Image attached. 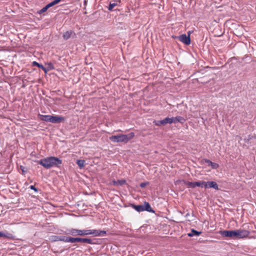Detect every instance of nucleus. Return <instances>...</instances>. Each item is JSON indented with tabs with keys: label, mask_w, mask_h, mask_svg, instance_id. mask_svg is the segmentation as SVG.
Returning a JSON list of instances; mask_svg holds the SVG:
<instances>
[{
	"label": "nucleus",
	"mask_w": 256,
	"mask_h": 256,
	"mask_svg": "<svg viewBox=\"0 0 256 256\" xmlns=\"http://www.w3.org/2000/svg\"><path fill=\"white\" fill-rule=\"evenodd\" d=\"M66 234L73 236L92 235L94 236H100L105 235L106 234V231L97 230H78L71 228L68 230Z\"/></svg>",
	"instance_id": "nucleus-1"
},
{
	"label": "nucleus",
	"mask_w": 256,
	"mask_h": 256,
	"mask_svg": "<svg viewBox=\"0 0 256 256\" xmlns=\"http://www.w3.org/2000/svg\"><path fill=\"white\" fill-rule=\"evenodd\" d=\"M222 236L232 238L240 239L248 237L250 232L244 230H222L219 232Z\"/></svg>",
	"instance_id": "nucleus-2"
},
{
	"label": "nucleus",
	"mask_w": 256,
	"mask_h": 256,
	"mask_svg": "<svg viewBox=\"0 0 256 256\" xmlns=\"http://www.w3.org/2000/svg\"><path fill=\"white\" fill-rule=\"evenodd\" d=\"M37 162L45 168L49 169L53 167H60L62 164V161L56 157L49 156L38 160Z\"/></svg>",
	"instance_id": "nucleus-3"
},
{
	"label": "nucleus",
	"mask_w": 256,
	"mask_h": 256,
	"mask_svg": "<svg viewBox=\"0 0 256 256\" xmlns=\"http://www.w3.org/2000/svg\"><path fill=\"white\" fill-rule=\"evenodd\" d=\"M134 136V132H130L128 134H119L110 136V140L114 142H121L126 144L129 140L132 139Z\"/></svg>",
	"instance_id": "nucleus-4"
},
{
	"label": "nucleus",
	"mask_w": 256,
	"mask_h": 256,
	"mask_svg": "<svg viewBox=\"0 0 256 256\" xmlns=\"http://www.w3.org/2000/svg\"><path fill=\"white\" fill-rule=\"evenodd\" d=\"M72 237L66 236H51V240L53 242L62 241L65 242L71 243Z\"/></svg>",
	"instance_id": "nucleus-5"
},
{
	"label": "nucleus",
	"mask_w": 256,
	"mask_h": 256,
	"mask_svg": "<svg viewBox=\"0 0 256 256\" xmlns=\"http://www.w3.org/2000/svg\"><path fill=\"white\" fill-rule=\"evenodd\" d=\"M76 242H84L92 244H95L94 240L90 238L72 237L71 243H74Z\"/></svg>",
	"instance_id": "nucleus-6"
},
{
	"label": "nucleus",
	"mask_w": 256,
	"mask_h": 256,
	"mask_svg": "<svg viewBox=\"0 0 256 256\" xmlns=\"http://www.w3.org/2000/svg\"><path fill=\"white\" fill-rule=\"evenodd\" d=\"M64 120V118L60 116H51L50 122L54 124L60 123Z\"/></svg>",
	"instance_id": "nucleus-7"
},
{
	"label": "nucleus",
	"mask_w": 256,
	"mask_h": 256,
	"mask_svg": "<svg viewBox=\"0 0 256 256\" xmlns=\"http://www.w3.org/2000/svg\"><path fill=\"white\" fill-rule=\"evenodd\" d=\"M179 40L184 44H185L188 45L190 43V36H187L186 34L180 35L179 38Z\"/></svg>",
	"instance_id": "nucleus-8"
},
{
	"label": "nucleus",
	"mask_w": 256,
	"mask_h": 256,
	"mask_svg": "<svg viewBox=\"0 0 256 256\" xmlns=\"http://www.w3.org/2000/svg\"><path fill=\"white\" fill-rule=\"evenodd\" d=\"M204 188H213L216 190H218V186L215 182H205Z\"/></svg>",
	"instance_id": "nucleus-9"
},
{
	"label": "nucleus",
	"mask_w": 256,
	"mask_h": 256,
	"mask_svg": "<svg viewBox=\"0 0 256 256\" xmlns=\"http://www.w3.org/2000/svg\"><path fill=\"white\" fill-rule=\"evenodd\" d=\"M172 123L176 124L177 122H180L182 124H183L185 122L186 120L183 117L180 116H178L176 117H172Z\"/></svg>",
	"instance_id": "nucleus-10"
},
{
	"label": "nucleus",
	"mask_w": 256,
	"mask_h": 256,
	"mask_svg": "<svg viewBox=\"0 0 256 256\" xmlns=\"http://www.w3.org/2000/svg\"><path fill=\"white\" fill-rule=\"evenodd\" d=\"M0 237L6 238L11 240L14 239L12 234L8 232L4 233L2 232H0Z\"/></svg>",
	"instance_id": "nucleus-11"
},
{
	"label": "nucleus",
	"mask_w": 256,
	"mask_h": 256,
	"mask_svg": "<svg viewBox=\"0 0 256 256\" xmlns=\"http://www.w3.org/2000/svg\"><path fill=\"white\" fill-rule=\"evenodd\" d=\"M246 142H250V144L254 143L256 144V137L248 135V138L244 139Z\"/></svg>",
	"instance_id": "nucleus-12"
},
{
	"label": "nucleus",
	"mask_w": 256,
	"mask_h": 256,
	"mask_svg": "<svg viewBox=\"0 0 256 256\" xmlns=\"http://www.w3.org/2000/svg\"><path fill=\"white\" fill-rule=\"evenodd\" d=\"M204 161L208 166H210L214 169H216L219 166L218 164L213 162L209 160L205 159Z\"/></svg>",
	"instance_id": "nucleus-13"
},
{
	"label": "nucleus",
	"mask_w": 256,
	"mask_h": 256,
	"mask_svg": "<svg viewBox=\"0 0 256 256\" xmlns=\"http://www.w3.org/2000/svg\"><path fill=\"white\" fill-rule=\"evenodd\" d=\"M40 118L42 120L46 122H50V115H42L40 114Z\"/></svg>",
	"instance_id": "nucleus-14"
},
{
	"label": "nucleus",
	"mask_w": 256,
	"mask_h": 256,
	"mask_svg": "<svg viewBox=\"0 0 256 256\" xmlns=\"http://www.w3.org/2000/svg\"><path fill=\"white\" fill-rule=\"evenodd\" d=\"M202 234L201 232H198L194 229H192L191 232L190 233L188 234V236L190 237H192L194 236H199Z\"/></svg>",
	"instance_id": "nucleus-15"
},
{
	"label": "nucleus",
	"mask_w": 256,
	"mask_h": 256,
	"mask_svg": "<svg viewBox=\"0 0 256 256\" xmlns=\"http://www.w3.org/2000/svg\"><path fill=\"white\" fill-rule=\"evenodd\" d=\"M142 206L144 208V211L146 210L149 212H154V211L152 210L150 204L148 202H145L144 204Z\"/></svg>",
	"instance_id": "nucleus-16"
},
{
	"label": "nucleus",
	"mask_w": 256,
	"mask_h": 256,
	"mask_svg": "<svg viewBox=\"0 0 256 256\" xmlns=\"http://www.w3.org/2000/svg\"><path fill=\"white\" fill-rule=\"evenodd\" d=\"M72 34H73V32L72 30L66 31L63 34V36H62L63 38L65 40H67L70 38V36Z\"/></svg>",
	"instance_id": "nucleus-17"
},
{
	"label": "nucleus",
	"mask_w": 256,
	"mask_h": 256,
	"mask_svg": "<svg viewBox=\"0 0 256 256\" xmlns=\"http://www.w3.org/2000/svg\"><path fill=\"white\" fill-rule=\"evenodd\" d=\"M32 66H36L38 68H42L44 72H46V68L44 67L42 64H40L36 62H33L32 63Z\"/></svg>",
	"instance_id": "nucleus-18"
},
{
	"label": "nucleus",
	"mask_w": 256,
	"mask_h": 256,
	"mask_svg": "<svg viewBox=\"0 0 256 256\" xmlns=\"http://www.w3.org/2000/svg\"><path fill=\"white\" fill-rule=\"evenodd\" d=\"M112 182L114 186H122L126 182V181L125 180H114Z\"/></svg>",
	"instance_id": "nucleus-19"
},
{
	"label": "nucleus",
	"mask_w": 256,
	"mask_h": 256,
	"mask_svg": "<svg viewBox=\"0 0 256 256\" xmlns=\"http://www.w3.org/2000/svg\"><path fill=\"white\" fill-rule=\"evenodd\" d=\"M133 208L138 212H140L144 211L142 205H132Z\"/></svg>",
	"instance_id": "nucleus-20"
},
{
	"label": "nucleus",
	"mask_w": 256,
	"mask_h": 256,
	"mask_svg": "<svg viewBox=\"0 0 256 256\" xmlns=\"http://www.w3.org/2000/svg\"><path fill=\"white\" fill-rule=\"evenodd\" d=\"M163 120H164V125H166L168 124H172V118L166 117L165 118H164Z\"/></svg>",
	"instance_id": "nucleus-21"
},
{
	"label": "nucleus",
	"mask_w": 256,
	"mask_h": 256,
	"mask_svg": "<svg viewBox=\"0 0 256 256\" xmlns=\"http://www.w3.org/2000/svg\"><path fill=\"white\" fill-rule=\"evenodd\" d=\"M84 163H85V161L84 160H77V161H76L77 164L80 168L84 167Z\"/></svg>",
	"instance_id": "nucleus-22"
},
{
	"label": "nucleus",
	"mask_w": 256,
	"mask_h": 256,
	"mask_svg": "<svg viewBox=\"0 0 256 256\" xmlns=\"http://www.w3.org/2000/svg\"><path fill=\"white\" fill-rule=\"evenodd\" d=\"M204 184H205V182H204V181L196 182V186L204 188Z\"/></svg>",
	"instance_id": "nucleus-23"
},
{
	"label": "nucleus",
	"mask_w": 256,
	"mask_h": 256,
	"mask_svg": "<svg viewBox=\"0 0 256 256\" xmlns=\"http://www.w3.org/2000/svg\"><path fill=\"white\" fill-rule=\"evenodd\" d=\"M60 1V0H54V1L52 2H51L48 4V6L50 8L58 3H59Z\"/></svg>",
	"instance_id": "nucleus-24"
},
{
	"label": "nucleus",
	"mask_w": 256,
	"mask_h": 256,
	"mask_svg": "<svg viewBox=\"0 0 256 256\" xmlns=\"http://www.w3.org/2000/svg\"><path fill=\"white\" fill-rule=\"evenodd\" d=\"M48 8H50V7L47 4L44 7L42 8L40 10H39L38 13L39 14H42V13L46 12Z\"/></svg>",
	"instance_id": "nucleus-25"
},
{
	"label": "nucleus",
	"mask_w": 256,
	"mask_h": 256,
	"mask_svg": "<svg viewBox=\"0 0 256 256\" xmlns=\"http://www.w3.org/2000/svg\"><path fill=\"white\" fill-rule=\"evenodd\" d=\"M117 6V3H116V2H114V3L110 2V4H109V6L108 7V10H112L114 6Z\"/></svg>",
	"instance_id": "nucleus-26"
},
{
	"label": "nucleus",
	"mask_w": 256,
	"mask_h": 256,
	"mask_svg": "<svg viewBox=\"0 0 256 256\" xmlns=\"http://www.w3.org/2000/svg\"><path fill=\"white\" fill-rule=\"evenodd\" d=\"M154 122L155 123L156 125L160 126L161 125L164 126V120H158V121H154Z\"/></svg>",
	"instance_id": "nucleus-27"
},
{
	"label": "nucleus",
	"mask_w": 256,
	"mask_h": 256,
	"mask_svg": "<svg viewBox=\"0 0 256 256\" xmlns=\"http://www.w3.org/2000/svg\"><path fill=\"white\" fill-rule=\"evenodd\" d=\"M54 65L52 63L50 62L48 64V68H46V72L48 70H54Z\"/></svg>",
	"instance_id": "nucleus-28"
},
{
	"label": "nucleus",
	"mask_w": 256,
	"mask_h": 256,
	"mask_svg": "<svg viewBox=\"0 0 256 256\" xmlns=\"http://www.w3.org/2000/svg\"><path fill=\"white\" fill-rule=\"evenodd\" d=\"M187 184L190 188H194L196 186V182H188Z\"/></svg>",
	"instance_id": "nucleus-29"
},
{
	"label": "nucleus",
	"mask_w": 256,
	"mask_h": 256,
	"mask_svg": "<svg viewBox=\"0 0 256 256\" xmlns=\"http://www.w3.org/2000/svg\"><path fill=\"white\" fill-rule=\"evenodd\" d=\"M148 182H142L140 184V186L142 188H144L146 185H148Z\"/></svg>",
	"instance_id": "nucleus-30"
},
{
	"label": "nucleus",
	"mask_w": 256,
	"mask_h": 256,
	"mask_svg": "<svg viewBox=\"0 0 256 256\" xmlns=\"http://www.w3.org/2000/svg\"><path fill=\"white\" fill-rule=\"evenodd\" d=\"M30 189L34 190L36 192H37L38 190V189L33 185L30 186Z\"/></svg>",
	"instance_id": "nucleus-31"
},
{
	"label": "nucleus",
	"mask_w": 256,
	"mask_h": 256,
	"mask_svg": "<svg viewBox=\"0 0 256 256\" xmlns=\"http://www.w3.org/2000/svg\"><path fill=\"white\" fill-rule=\"evenodd\" d=\"M20 170L22 171V174H24V172H26V170H25V168L22 166H20Z\"/></svg>",
	"instance_id": "nucleus-32"
},
{
	"label": "nucleus",
	"mask_w": 256,
	"mask_h": 256,
	"mask_svg": "<svg viewBox=\"0 0 256 256\" xmlns=\"http://www.w3.org/2000/svg\"><path fill=\"white\" fill-rule=\"evenodd\" d=\"M188 216V214H186V216Z\"/></svg>",
	"instance_id": "nucleus-33"
},
{
	"label": "nucleus",
	"mask_w": 256,
	"mask_h": 256,
	"mask_svg": "<svg viewBox=\"0 0 256 256\" xmlns=\"http://www.w3.org/2000/svg\"><path fill=\"white\" fill-rule=\"evenodd\" d=\"M60 1H61L62 0H60Z\"/></svg>",
	"instance_id": "nucleus-34"
},
{
	"label": "nucleus",
	"mask_w": 256,
	"mask_h": 256,
	"mask_svg": "<svg viewBox=\"0 0 256 256\" xmlns=\"http://www.w3.org/2000/svg\"><path fill=\"white\" fill-rule=\"evenodd\" d=\"M60 1H61L62 0H60Z\"/></svg>",
	"instance_id": "nucleus-35"
}]
</instances>
